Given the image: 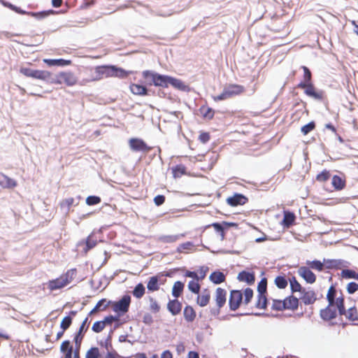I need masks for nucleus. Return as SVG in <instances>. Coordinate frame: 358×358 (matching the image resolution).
I'll use <instances>...</instances> for the list:
<instances>
[{
  "mask_svg": "<svg viewBox=\"0 0 358 358\" xmlns=\"http://www.w3.org/2000/svg\"><path fill=\"white\" fill-rule=\"evenodd\" d=\"M167 309L173 315H177L182 310V303L177 299L169 300Z\"/></svg>",
  "mask_w": 358,
  "mask_h": 358,
  "instance_id": "f3484780",
  "label": "nucleus"
},
{
  "mask_svg": "<svg viewBox=\"0 0 358 358\" xmlns=\"http://www.w3.org/2000/svg\"><path fill=\"white\" fill-rule=\"evenodd\" d=\"M243 294L241 290H231L229 299V309L232 311L236 310L243 302Z\"/></svg>",
  "mask_w": 358,
  "mask_h": 358,
  "instance_id": "6e6552de",
  "label": "nucleus"
},
{
  "mask_svg": "<svg viewBox=\"0 0 358 358\" xmlns=\"http://www.w3.org/2000/svg\"><path fill=\"white\" fill-rule=\"evenodd\" d=\"M283 304L285 310H296L299 306V299L293 295H290L283 300Z\"/></svg>",
  "mask_w": 358,
  "mask_h": 358,
  "instance_id": "aec40b11",
  "label": "nucleus"
},
{
  "mask_svg": "<svg viewBox=\"0 0 358 358\" xmlns=\"http://www.w3.org/2000/svg\"><path fill=\"white\" fill-rule=\"evenodd\" d=\"M153 318L150 313H145L143 317V322L147 325H151L153 323Z\"/></svg>",
  "mask_w": 358,
  "mask_h": 358,
  "instance_id": "774afa93",
  "label": "nucleus"
},
{
  "mask_svg": "<svg viewBox=\"0 0 358 358\" xmlns=\"http://www.w3.org/2000/svg\"><path fill=\"white\" fill-rule=\"evenodd\" d=\"M346 318L351 322H355L358 320L357 310L355 307H351L348 310Z\"/></svg>",
  "mask_w": 358,
  "mask_h": 358,
  "instance_id": "c03bdc74",
  "label": "nucleus"
},
{
  "mask_svg": "<svg viewBox=\"0 0 358 358\" xmlns=\"http://www.w3.org/2000/svg\"><path fill=\"white\" fill-rule=\"evenodd\" d=\"M35 79L45 81L48 83L52 84L53 74L48 71L36 70Z\"/></svg>",
  "mask_w": 358,
  "mask_h": 358,
  "instance_id": "b1692460",
  "label": "nucleus"
},
{
  "mask_svg": "<svg viewBox=\"0 0 358 358\" xmlns=\"http://www.w3.org/2000/svg\"><path fill=\"white\" fill-rule=\"evenodd\" d=\"M81 199V196H78V198H77V202L76 203H74L75 202V199L72 197H70V198H67L64 200H63L61 203H60V206L62 208H66V211H69L71 206L72 205H75V206H77L78 204V201L79 200Z\"/></svg>",
  "mask_w": 358,
  "mask_h": 358,
  "instance_id": "58836bf2",
  "label": "nucleus"
},
{
  "mask_svg": "<svg viewBox=\"0 0 358 358\" xmlns=\"http://www.w3.org/2000/svg\"><path fill=\"white\" fill-rule=\"evenodd\" d=\"M129 145L134 152H148L152 149L143 139L138 138H131L129 141Z\"/></svg>",
  "mask_w": 358,
  "mask_h": 358,
  "instance_id": "1a4fd4ad",
  "label": "nucleus"
},
{
  "mask_svg": "<svg viewBox=\"0 0 358 358\" xmlns=\"http://www.w3.org/2000/svg\"><path fill=\"white\" fill-rule=\"evenodd\" d=\"M90 78L88 80V81H96L99 80L100 76H99L97 66H96L94 69H90Z\"/></svg>",
  "mask_w": 358,
  "mask_h": 358,
  "instance_id": "0e129e2a",
  "label": "nucleus"
},
{
  "mask_svg": "<svg viewBox=\"0 0 358 358\" xmlns=\"http://www.w3.org/2000/svg\"><path fill=\"white\" fill-rule=\"evenodd\" d=\"M131 300V296L129 294H124L117 301H108L103 306L102 310H105L110 304H113V310L116 313H119V315H124L129 311Z\"/></svg>",
  "mask_w": 358,
  "mask_h": 358,
  "instance_id": "7ed1b4c3",
  "label": "nucleus"
},
{
  "mask_svg": "<svg viewBox=\"0 0 358 358\" xmlns=\"http://www.w3.org/2000/svg\"><path fill=\"white\" fill-rule=\"evenodd\" d=\"M105 328V324L102 321L95 322L92 327V330L95 333L101 332Z\"/></svg>",
  "mask_w": 358,
  "mask_h": 358,
  "instance_id": "680f3d73",
  "label": "nucleus"
},
{
  "mask_svg": "<svg viewBox=\"0 0 358 358\" xmlns=\"http://www.w3.org/2000/svg\"><path fill=\"white\" fill-rule=\"evenodd\" d=\"M72 320L70 315L65 316L60 323V328L63 330L68 329L72 324Z\"/></svg>",
  "mask_w": 358,
  "mask_h": 358,
  "instance_id": "603ef678",
  "label": "nucleus"
},
{
  "mask_svg": "<svg viewBox=\"0 0 358 358\" xmlns=\"http://www.w3.org/2000/svg\"><path fill=\"white\" fill-rule=\"evenodd\" d=\"M296 216L294 213L285 211L282 224L285 228H289L294 224Z\"/></svg>",
  "mask_w": 358,
  "mask_h": 358,
  "instance_id": "c756f323",
  "label": "nucleus"
},
{
  "mask_svg": "<svg viewBox=\"0 0 358 358\" xmlns=\"http://www.w3.org/2000/svg\"><path fill=\"white\" fill-rule=\"evenodd\" d=\"M70 282L68 278H57L55 280H50L48 283V288L50 290H56L64 287Z\"/></svg>",
  "mask_w": 358,
  "mask_h": 358,
  "instance_id": "dca6fc26",
  "label": "nucleus"
},
{
  "mask_svg": "<svg viewBox=\"0 0 358 358\" xmlns=\"http://www.w3.org/2000/svg\"><path fill=\"white\" fill-rule=\"evenodd\" d=\"M78 82V78L71 71H61L57 74L53 75L52 84L62 85L65 84L67 86H73Z\"/></svg>",
  "mask_w": 358,
  "mask_h": 358,
  "instance_id": "20e7f679",
  "label": "nucleus"
},
{
  "mask_svg": "<svg viewBox=\"0 0 358 358\" xmlns=\"http://www.w3.org/2000/svg\"><path fill=\"white\" fill-rule=\"evenodd\" d=\"M172 172L174 178H180L186 173V167L182 164H178L173 167Z\"/></svg>",
  "mask_w": 358,
  "mask_h": 358,
  "instance_id": "a19ab883",
  "label": "nucleus"
},
{
  "mask_svg": "<svg viewBox=\"0 0 358 358\" xmlns=\"http://www.w3.org/2000/svg\"><path fill=\"white\" fill-rule=\"evenodd\" d=\"M20 72L27 77L35 78L36 70L27 67H22Z\"/></svg>",
  "mask_w": 358,
  "mask_h": 358,
  "instance_id": "13d9d810",
  "label": "nucleus"
},
{
  "mask_svg": "<svg viewBox=\"0 0 358 358\" xmlns=\"http://www.w3.org/2000/svg\"><path fill=\"white\" fill-rule=\"evenodd\" d=\"M101 201V198L99 196L91 195L86 198V203L88 206H94L99 204Z\"/></svg>",
  "mask_w": 358,
  "mask_h": 358,
  "instance_id": "5fc2aeb1",
  "label": "nucleus"
},
{
  "mask_svg": "<svg viewBox=\"0 0 358 358\" xmlns=\"http://www.w3.org/2000/svg\"><path fill=\"white\" fill-rule=\"evenodd\" d=\"M145 292V287L143 283H138L132 291V294L136 299H141L143 296Z\"/></svg>",
  "mask_w": 358,
  "mask_h": 358,
  "instance_id": "c9c22d12",
  "label": "nucleus"
},
{
  "mask_svg": "<svg viewBox=\"0 0 358 358\" xmlns=\"http://www.w3.org/2000/svg\"><path fill=\"white\" fill-rule=\"evenodd\" d=\"M171 276L169 273H159L155 275L151 276L147 283V289L149 292H155L159 289V285L163 284L166 279L162 280V278Z\"/></svg>",
  "mask_w": 358,
  "mask_h": 358,
  "instance_id": "0eeeda50",
  "label": "nucleus"
},
{
  "mask_svg": "<svg viewBox=\"0 0 358 358\" xmlns=\"http://www.w3.org/2000/svg\"><path fill=\"white\" fill-rule=\"evenodd\" d=\"M335 306L337 308L339 315H345L346 317L348 310L345 307V299L341 291H340V296L336 298Z\"/></svg>",
  "mask_w": 358,
  "mask_h": 358,
  "instance_id": "a878e982",
  "label": "nucleus"
},
{
  "mask_svg": "<svg viewBox=\"0 0 358 358\" xmlns=\"http://www.w3.org/2000/svg\"><path fill=\"white\" fill-rule=\"evenodd\" d=\"M171 76L156 72L155 87L166 88L169 86Z\"/></svg>",
  "mask_w": 358,
  "mask_h": 358,
  "instance_id": "4be33fe9",
  "label": "nucleus"
},
{
  "mask_svg": "<svg viewBox=\"0 0 358 358\" xmlns=\"http://www.w3.org/2000/svg\"><path fill=\"white\" fill-rule=\"evenodd\" d=\"M143 78H144V85L145 86H155L156 72L150 70H145L142 72Z\"/></svg>",
  "mask_w": 358,
  "mask_h": 358,
  "instance_id": "a211bd4d",
  "label": "nucleus"
},
{
  "mask_svg": "<svg viewBox=\"0 0 358 358\" xmlns=\"http://www.w3.org/2000/svg\"><path fill=\"white\" fill-rule=\"evenodd\" d=\"M210 293L208 289H204L201 294H199L196 298V303L201 307L206 306L210 301Z\"/></svg>",
  "mask_w": 358,
  "mask_h": 358,
  "instance_id": "bb28decb",
  "label": "nucleus"
},
{
  "mask_svg": "<svg viewBox=\"0 0 358 358\" xmlns=\"http://www.w3.org/2000/svg\"><path fill=\"white\" fill-rule=\"evenodd\" d=\"M200 111L203 115V117L208 120H212L214 117L215 111L211 108H206L202 106L200 108Z\"/></svg>",
  "mask_w": 358,
  "mask_h": 358,
  "instance_id": "a18cd8bd",
  "label": "nucleus"
},
{
  "mask_svg": "<svg viewBox=\"0 0 358 358\" xmlns=\"http://www.w3.org/2000/svg\"><path fill=\"white\" fill-rule=\"evenodd\" d=\"M194 243L191 241H187L183 243L180 244L176 251L179 253L183 252L185 250H191L192 248H194Z\"/></svg>",
  "mask_w": 358,
  "mask_h": 358,
  "instance_id": "de8ad7c7",
  "label": "nucleus"
},
{
  "mask_svg": "<svg viewBox=\"0 0 358 358\" xmlns=\"http://www.w3.org/2000/svg\"><path fill=\"white\" fill-rule=\"evenodd\" d=\"M201 286L199 283L194 280H190L188 283V289L194 294H199L200 292Z\"/></svg>",
  "mask_w": 358,
  "mask_h": 358,
  "instance_id": "3c124183",
  "label": "nucleus"
},
{
  "mask_svg": "<svg viewBox=\"0 0 358 358\" xmlns=\"http://www.w3.org/2000/svg\"><path fill=\"white\" fill-rule=\"evenodd\" d=\"M97 69L101 80L109 77L125 78L131 73L130 71H125L122 68L113 65L97 66Z\"/></svg>",
  "mask_w": 358,
  "mask_h": 358,
  "instance_id": "f03ea898",
  "label": "nucleus"
},
{
  "mask_svg": "<svg viewBox=\"0 0 358 358\" xmlns=\"http://www.w3.org/2000/svg\"><path fill=\"white\" fill-rule=\"evenodd\" d=\"M252 297L253 290L250 287L245 288L244 290V303L248 305L251 301Z\"/></svg>",
  "mask_w": 358,
  "mask_h": 358,
  "instance_id": "4d7b16f0",
  "label": "nucleus"
},
{
  "mask_svg": "<svg viewBox=\"0 0 358 358\" xmlns=\"http://www.w3.org/2000/svg\"><path fill=\"white\" fill-rule=\"evenodd\" d=\"M237 279L240 282H245L248 285H251L254 284L255 281V275L254 272L242 271L238 274Z\"/></svg>",
  "mask_w": 358,
  "mask_h": 358,
  "instance_id": "2eb2a0df",
  "label": "nucleus"
},
{
  "mask_svg": "<svg viewBox=\"0 0 358 358\" xmlns=\"http://www.w3.org/2000/svg\"><path fill=\"white\" fill-rule=\"evenodd\" d=\"M224 88L230 98L238 95L244 91L243 86L235 84L229 85L226 86Z\"/></svg>",
  "mask_w": 358,
  "mask_h": 358,
  "instance_id": "cd10ccee",
  "label": "nucleus"
},
{
  "mask_svg": "<svg viewBox=\"0 0 358 358\" xmlns=\"http://www.w3.org/2000/svg\"><path fill=\"white\" fill-rule=\"evenodd\" d=\"M308 264L310 266V268L313 269L317 270L319 271H321L323 270L324 268V262H321L320 260H313L312 262H308Z\"/></svg>",
  "mask_w": 358,
  "mask_h": 358,
  "instance_id": "864d4df0",
  "label": "nucleus"
},
{
  "mask_svg": "<svg viewBox=\"0 0 358 358\" xmlns=\"http://www.w3.org/2000/svg\"><path fill=\"white\" fill-rule=\"evenodd\" d=\"M334 306L328 303L326 308L320 310V316L324 321H330L337 317V310Z\"/></svg>",
  "mask_w": 358,
  "mask_h": 358,
  "instance_id": "9d476101",
  "label": "nucleus"
},
{
  "mask_svg": "<svg viewBox=\"0 0 358 358\" xmlns=\"http://www.w3.org/2000/svg\"><path fill=\"white\" fill-rule=\"evenodd\" d=\"M97 244L96 240H92L91 236H89L86 240L78 243L77 246H83V252L87 253L89 250L94 248Z\"/></svg>",
  "mask_w": 358,
  "mask_h": 358,
  "instance_id": "393cba45",
  "label": "nucleus"
},
{
  "mask_svg": "<svg viewBox=\"0 0 358 358\" xmlns=\"http://www.w3.org/2000/svg\"><path fill=\"white\" fill-rule=\"evenodd\" d=\"M213 99L215 101H223V100L230 99V97L228 95L227 92L226 91L225 88H224L222 92L220 94H219L217 96H213Z\"/></svg>",
  "mask_w": 358,
  "mask_h": 358,
  "instance_id": "e2e57ef3",
  "label": "nucleus"
},
{
  "mask_svg": "<svg viewBox=\"0 0 358 358\" xmlns=\"http://www.w3.org/2000/svg\"><path fill=\"white\" fill-rule=\"evenodd\" d=\"M341 275L342 278L350 279L353 278L358 280V273H356L355 271L351 269H343L342 270Z\"/></svg>",
  "mask_w": 358,
  "mask_h": 358,
  "instance_id": "37998d69",
  "label": "nucleus"
},
{
  "mask_svg": "<svg viewBox=\"0 0 358 358\" xmlns=\"http://www.w3.org/2000/svg\"><path fill=\"white\" fill-rule=\"evenodd\" d=\"M248 201V199L241 193H235L232 196L227 199L228 205L235 207L245 204Z\"/></svg>",
  "mask_w": 358,
  "mask_h": 358,
  "instance_id": "9b49d317",
  "label": "nucleus"
},
{
  "mask_svg": "<svg viewBox=\"0 0 358 358\" xmlns=\"http://www.w3.org/2000/svg\"><path fill=\"white\" fill-rule=\"evenodd\" d=\"M183 315L187 322H192L195 320L196 315L195 310L191 306H186L183 310Z\"/></svg>",
  "mask_w": 358,
  "mask_h": 358,
  "instance_id": "473e14b6",
  "label": "nucleus"
},
{
  "mask_svg": "<svg viewBox=\"0 0 358 358\" xmlns=\"http://www.w3.org/2000/svg\"><path fill=\"white\" fill-rule=\"evenodd\" d=\"M257 301L255 307L260 309H266L268 304V299L266 298L267 294V279L266 278H262L257 285Z\"/></svg>",
  "mask_w": 358,
  "mask_h": 358,
  "instance_id": "39448f33",
  "label": "nucleus"
},
{
  "mask_svg": "<svg viewBox=\"0 0 358 358\" xmlns=\"http://www.w3.org/2000/svg\"><path fill=\"white\" fill-rule=\"evenodd\" d=\"M330 178V173L327 170H324L317 175L316 180L319 182H325Z\"/></svg>",
  "mask_w": 358,
  "mask_h": 358,
  "instance_id": "bf43d9fd",
  "label": "nucleus"
},
{
  "mask_svg": "<svg viewBox=\"0 0 358 358\" xmlns=\"http://www.w3.org/2000/svg\"><path fill=\"white\" fill-rule=\"evenodd\" d=\"M283 300L273 299L271 308L274 310H285Z\"/></svg>",
  "mask_w": 358,
  "mask_h": 358,
  "instance_id": "052dcab7",
  "label": "nucleus"
},
{
  "mask_svg": "<svg viewBox=\"0 0 358 358\" xmlns=\"http://www.w3.org/2000/svg\"><path fill=\"white\" fill-rule=\"evenodd\" d=\"M301 69L303 70V81L300 82L297 85V87L304 89V93L315 100L322 101L324 97V92L323 90H316L314 85L312 83V73L310 69L306 66H302Z\"/></svg>",
  "mask_w": 358,
  "mask_h": 358,
  "instance_id": "f257e3e1",
  "label": "nucleus"
},
{
  "mask_svg": "<svg viewBox=\"0 0 358 358\" xmlns=\"http://www.w3.org/2000/svg\"><path fill=\"white\" fill-rule=\"evenodd\" d=\"M43 62L48 66H66L71 64V60L64 59H44Z\"/></svg>",
  "mask_w": 358,
  "mask_h": 358,
  "instance_id": "6ab92c4d",
  "label": "nucleus"
},
{
  "mask_svg": "<svg viewBox=\"0 0 358 358\" xmlns=\"http://www.w3.org/2000/svg\"><path fill=\"white\" fill-rule=\"evenodd\" d=\"M358 289V282H350L347 285V292L352 294H354Z\"/></svg>",
  "mask_w": 358,
  "mask_h": 358,
  "instance_id": "69168bd1",
  "label": "nucleus"
},
{
  "mask_svg": "<svg viewBox=\"0 0 358 358\" xmlns=\"http://www.w3.org/2000/svg\"><path fill=\"white\" fill-rule=\"evenodd\" d=\"M301 294L300 299L305 305L313 304L317 300L316 294L312 289L306 290L303 289Z\"/></svg>",
  "mask_w": 358,
  "mask_h": 358,
  "instance_id": "f8f14e48",
  "label": "nucleus"
},
{
  "mask_svg": "<svg viewBox=\"0 0 358 358\" xmlns=\"http://www.w3.org/2000/svg\"><path fill=\"white\" fill-rule=\"evenodd\" d=\"M299 273L307 283L313 284L316 280V275L308 267H300L299 269Z\"/></svg>",
  "mask_w": 358,
  "mask_h": 358,
  "instance_id": "ddd939ff",
  "label": "nucleus"
},
{
  "mask_svg": "<svg viewBox=\"0 0 358 358\" xmlns=\"http://www.w3.org/2000/svg\"><path fill=\"white\" fill-rule=\"evenodd\" d=\"M175 89L182 92H188L190 91V87L185 85L181 80L171 76L170 84Z\"/></svg>",
  "mask_w": 358,
  "mask_h": 358,
  "instance_id": "5701e85b",
  "label": "nucleus"
},
{
  "mask_svg": "<svg viewBox=\"0 0 358 358\" xmlns=\"http://www.w3.org/2000/svg\"><path fill=\"white\" fill-rule=\"evenodd\" d=\"M150 301V310L154 313H157L160 310V306L158 304L157 301L152 296H149Z\"/></svg>",
  "mask_w": 358,
  "mask_h": 358,
  "instance_id": "6e6d98bb",
  "label": "nucleus"
},
{
  "mask_svg": "<svg viewBox=\"0 0 358 358\" xmlns=\"http://www.w3.org/2000/svg\"><path fill=\"white\" fill-rule=\"evenodd\" d=\"M85 358H101L99 348L96 347H92L87 352Z\"/></svg>",
  "mask_w": 358,
  "mask_h": 358,
  "instance_id": "09e8293b",
  "label": "nucleus"
},
{
  "mask_svg": "<svg viewBox=\"0 0 358 358\" xmlns=\"http://www.w3.org/2000/svg\"><path fill=\"white\" fill-rule=\"evenodd\" d=\"M17 185V182L12 178L0 173V186L3 188H13Z\"/></svg>",
  "mask_w": 358,
  "mask_h": 358,
  "instance_id": "c85d7f7f",
  "label": "nucleus"
},
{
  "mask_svg": "<svg viewBox=\"0 0 358 358\" xmlns=\"http://www.w3.org/2000/svg\"><path fill=\"white\" fill-rule=\"evenodd\" d=\"M337 289L334 285H331L327 294V300L331 305H335L337 296Z\"/></svg>",
  "mask_w": 358,
  "mask_h": 358,
  "instance_id": "2f4dec72",
  "label": "nucleus"
},
{
  "mask_svg": "<svg viewBox=\"0 0 358 358\" xmlns=\"http://www.w3.org/2000/svg\"><path fill=\"white\" fill-rule=\"evenodd\" d=\"M129 88L131 93L135 95L148 96L150 95V92H151L145 85L141 84H131Z\"/></svg>",
  "mask_w": 358,
  "mask_h": 358,
  "instance_id": "4468645a",
  "label": "nucleus"
},
{
  "mask_svg": "<svg viewBox=\"0 0 358 358\" xmlns=\"http://www.w3.org/2000/svg\"><path fill=\"white\" fill-rule=\"evenodd\" d=\"M184 287H185V285H184V283L182 282H181V281H176L173 284V286L172 287V295H173V296H174L176 299L179 297L182 294V291L184 289Z\"/></svg>",
  "mask_w": 358,
  "mask_h": 358,
  "instance_id": "f704fd0d",
  "label": "nucleus"
},
{
  "mask_svg": "<svg viewBox=\"0 0 358 358\" xmlns=\"http://www.w3.org/2000/svg\"><path fill=\"white\" fill-rule=\"evenodd\" d=\"M315 128V122L314 121H310L308 124L303 125L301 128V131L303 135H307L311 131H313Z\"/></svg>",
  "mask_w": 358,
  "mask_h": 358,
  "instance_id": "8fccbe9b",
  "label": "nucleus"
},
{
  "mask_svg": "<svg viewBox=\"0 0 358 358\" xmlns=\"http://www.w3.org/2000/svg\"><path fill=\"white\" fill-rule=\"evenodd\" d=\"M227 301V292L224 289L217 287L215 292V301L219 308L224 306Z\"/></svg>",
  "mask_w": 358,
  "mask_h": 358,
  "instance_id": "412c9836",
  "label": "nucleus"
},
{
  "mask_svg": "<svg viewBox=\"0 0 358 358\" xmlns=\"http://www.w3.org/2000/svg\"><path fill=\"white\" fill-rule=\"evenodd\" d=\"M343 262L340 259H325L324 264L327 268H338L342 265Z\"/></svg>",
  "mask_w": 358,
  "mask_h": 358,
  "instance_id": "4c0bfd02",
  "label": "nucleus"
},
{
  "mask_svg": "<svg viewBox=\"0 0 358 358\" xmlns=\"http://www.w3.org/2000/svg\"><path fill=\"white\" fill-rule=\"evenodd\" d=\"M225 275L220 271H213L209 276V280L215 285L221 284L225 281Z\"/></svg>",
  "mask_w": 358,
  "mask_h": 358,
  "instance_id": "7c9ffc66",
  "label": "nucleus"
},
{
  "mask_svg": "<svg viewBox=\"0 0 358 358\" xmlns=\"http://www.w3.org/2000/svg\"><path fill=\"white\" fill-rule=\"evenodd\" d=\"M289 284H290V289L292 293L294 292H301L302 290L304 289L301 287V284L297 281L295 276H292L291 278L289 279Z\"/></svg>",
  "mask_w": 358,
  "mask_h": 358,
  "instance_id": "e433bc0d",
  "label": "nucleus"
},
{
  "mask_svg": "<svg viewBox=\"0 0 358 358\" xmlns=\"http://www.w3.org/2000/svg\"><path fill=\"white\" fill-rule=\"evenodd\" d=\"M331 184L335 189L341 190L345 186V180L337 175H334L331 180Z\"/></svg>",
  "mask_w": 358,
  "mask_h": 358,
  "instance_id": "72a5a7b5",
  "label": "nucleus"
},
{
  "mask_svg": "<svg viewBox=\"0 0 358 358\" xmlns=\"http://www.w3.org/2000/svg\"><path fill=\"white\" fill-rule=\"evenodd\" d=\"M185 234H176V235H166L162 236L159 238V240L163 243H174L179 238L184 237Z\"/></svg>",
  "mask_w": 358,
  "mask_h": 358,
  "instance_id": "ea45409f",
  "label": "nucleus"
},
{
  "mask_svg": "<svg viewBox=\"0 0 358 358\" xmlns=\"http://www.w3.org/2000/svg\"><path fill=\"white\" fill-rule=\"evenodd\" d=\"M199 140L202 143L205 144L210 140V134L208 132H201L199 136Z\"/></svg>",
  "mask_w": 358,
  "mask_h": 358,
  "instance_id": "338daca9",
  "label": "nucleus"
},
{
  "mask_svg": "<svg viewBox=\"0 0 358 358\" xmlns=\"http://www.w3.org/2000/svg\"><path fill=\"white\" fill-rule=\"evenodd\" d=\"M113 334V330L110 329L106 340L104 341H101L99 343L101 346L104 347L107 350L112 349L111 340H112Z\"/></svg>",
  "mask_w": 358,
  "mask_h": 358,
  "instance_id": "49530a36",
  "label": "nucleus"
},
{
  "mask_svg": "<svg viewBox=\"0 0 358 358\" xmlns=\"http://www.w3.org/2000/svg\"><path fill=\"white\" fill-rule=\"evenodd\" d=\"M274 283L279 289H285L287 286V280L285 275H278L275 278Z\"/></svg>",
  "mask_w": 358,
  "mask_h": 358,
  "instance_id": "79ce46f5",
  "label": "nucleus"
},
{
  "mask_svg": "<svg viewBox=\"0 0 358 358\" xmlns=\"http://www.w3.org/2000/svg\"><path fill=\"white\" fill-rule=\"evenodd\" d=\"M88 320V317H87L82 322L80 326L79 330L78 333L74 336V342L76 344V349L73 352V358H80V348L81 345V343L83 338L84 337V333L87 331L88 327L86 326Z\"/></svg>",
  "mask_w": 358,
  "mask_h": 358,
  "instance_id": "423d86ee",
  "label": "nucleus"
}]
</instances>
